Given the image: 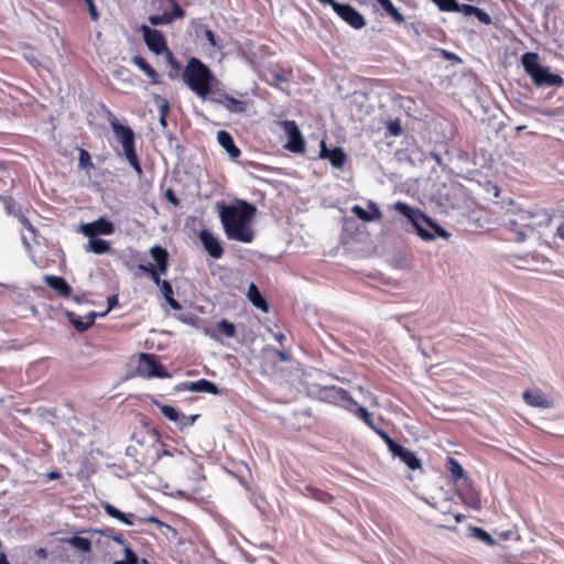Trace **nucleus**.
<instances>
[{
	"label": "nucleus",
	"mask_w": 564,
	"mask_h": 564,
	"mask_svg": "<svg viewBox=\"0 0 564 564\" xmlns=\"http://www.w3.org/2000/svg\"><path fill=\"white\" fill-rule=\"evenodd\" d=\"M93 531L97 534H100L102 536L111 539L112 541H115L118 544H121V545L126 544V540L123 539L122 534L119 532H116V530L113 528L105 527V528H100V529H94Z\"/></svg>",
	"instance_id": "31"
},
{
	"label": "nucleus",
	"mask_w": 564,
	"mask_h": 564,
	"mask_svg": "<svg viewBox=\"0 0 564 564\" xmlns=\"http://www.w3.org/2000/svg\"><path fill=\"white\" fill-rule=\"evenodd\" d=\"M199 417V414H194V415H188V423H189V426H192L196 420Z\"/></svg>",
	"instance_id": "61"
},
{
	"label": "nucleus",
	"mask_w": 564,
	"mask_h": 564,
	"mask_svg": "<svg viewBox=\"0 0 564 564\" xmlns=\"http://www.w3.org/2000/svg\"><path fill=\"white\" fill-rule=\"evenodd\" d=\"M477 7L471 4H459L456 0H445L441 11L463 12L465 15H474Z\"/></svg>",
	"instance_id": "23"
},
{
	"label": "nucleus",
	"mask_w": 564,
	"mask_h": 564,
	"mask_svg": "<svg viewBox=\"0 0 564 564\" xmlns=\"http://www.w3.org/2000/svg\"><path fill=\"white\" fill-rule=\"evenodd\" d=\"M37 555H39L40 557L45 558V557H46V550H45V549H40V550L37 551Z\"/></svg>",
	"instance_id": "64"
},
{
	"label": "nucleus",
	"mask_w": 564,
	"mask_h": 564,
	"mask_svg": "<svg viewBox=\"0 0 564 564\" xmlns=\"http://www.w3.org/2000/svg\"><path fill=\"white\" fill-rule=\"evenodd\" d=\"M170 110V105H169V101L166 99H161V104H160V115L161 116H166L167 112Z\"/></svg>",
	"instance_id": "50"
},
{
	"label": "nucleus",
	"mask_w": 564,
	"mask_h": 564,
	"mask_svg": "<svg viewBox=\"0 0 564 564\" xmlns=\"http://www.w3.org/2000/svg\"><path fill=\"white\" fill-rule=\"evenodd\" d=\"M381 8L389 14L394 21L398 23H402L404 21V17L399 12V10L393 6L391 0H377Z\"/></svg>",
	"instance_id": "32"
},
{
	"label": "nucleus",
	"mask_w": 564,
	"mask_h": 564,
	"mask_svg": "<svg viewBox=\"0 0 564 564\" xmlns=\"http://www.w3.org/2000/svg\"><path fill=\"white\" fill-rule=\"evenodd\" d=\"M368 208L370 210L369 212L370 214H375L376 208H379V206L375 202L369 200L368 202Z\"/></svg>",
	"instance_id": "59"
},
{
	"label": "nucleus",
	"mask_w": 564,
	"mask_h": 564,
	"mask_svg": "<svg viewBox=\"0 0 564 564\" xmlns=\"http://www.w3.org/2000/svg\"><path fill=\"white\" fill-rule=\"evenodd\" d=\"M175 424L177 425V427L180 430H184L186 427H189V423H188V415H185L183 413H178V419L177 421H175Z\"/></svg>",
	"instance_id": "45"
},
{
	"label": "nucleus",
	"mask_w": 564,
	"mask_h": 564,
	"mask_svg": "<svg viewBox=\"0 0 564 564\" xmlns=\"http://www.w3.org/2000/svg\"><path fill=\"white\" fill-rule=\"evenodd\" d=\"M282 129L288 135V144L286 148L292 152H303L304 151V139L303 135L294 121H282Z\"/></svg>",
	"instance_id": "9"
},
{
	"label": "nucleus",
	"mask_w": 564,
	"mask_h": 564,
	"mask_svg": "<svg viewBox=\"0 0 564 564\" xmlns=\"http://www.w3.org/2000/svg\"><path fill=\"white\" fill-rule=\"evenodd\" d=\"M137 372L144 378L167 377L163 366L158 361L154 355L141 354L137 366Z\"/></svg>",
	"instance_id": "7"
},
{
	"label": "nucleus",
	"mask_w": 564,
	"mask_h": 564,
	"mask_svg": "<svg viewBox=\"0 0 564 564\" xmlns=\"http://www.w3.org/2000/svg\"><path fill=\"white\" fill-rule=\"evenodd\" d=\"M140 31L145 44L152 52L160 54L167 50L165 39L161 31L151 29L148 25H141Z\"/></svg>",
	"instance_id": "10"
},
{
	"label": "nucleus",
	"mask_w": 564,
	"mask_h": 564,
	"mask_svg": "<svg viewBox=\"0 0 564 564\" xmlns=\"http://www.w3.org/2000/svg\"><path fill=\"white\" fill-rule=\"evenodd\" d=\"M162 294L167 302V304L171 306L172 310L178 311L182 308L181 304L173 297V289L169 281H163L160 285Z\"/></svg>",
	"instance_id": "30"
},
{
	"label": "nucleus",
	"mask_w": 564,
	"mask_h": 564,
	"mask_svg": "<svg viewBox=\"0 0 564 564\" xmlns=\"http://www.w3.org/2000/svg\"><path fill=\"white\" fill-rule=\"evenodd\" d=\"M247 295L253 306L261 310L262 312H269V304L267 300L261 295L260 291L253 283L249 285Z\"/></svg>",
	"instance_id": "22"
},
{
	"label": "nucleus",
	"mask_w": 564,
	"mask_h": 564,
	"mask_svg": "<svg viewBox=\"0 0 564 564\" xmlns=\"http://www.w3.org/2000/svg\"><path fill=\"white\" fill-rule=\"evenodd\" d=\"M199 240L203 243L205 250L214 259L221 258L224 253L223 246L217 237H215L209 230L203 229L199 232Z\"/></svg>",
	"instance_id": "13"
},
{
	"label": "nucleus",
	"mask_w": 564,
	"mask_h": 564,
	"mask_svg": "<svg viewBox=\"0 0 564 564\" xmlns=\"http://www.w3.org/2000/svg\"><path fill=\"white\" fill-rule=\"evenodd\" d=\"M321 393L335 392L334 399L336 403H339L343 408L347 409L349 412L354 413L358 417H360L364 423L369 426L371 430L376 427L372 414L368 412V410L361 405H359L355 400H352L347 390H317Z\"/></svg>",
	"instance_id": "6"
},
{
	"label": "nucleus",
	"mask_w": 564,
	"mask_h": 564,
	"mask_svg": "<svg viewBox=\"0 0 564 564\" xmlns=\"http://www.w3.org/2000/svg\"><path fill=\"white\" fill-rule=\"evenodd\" d=\"M3 200H4V205H6L7 212L9 214H11L12 213V209H11L12 208V200L9 199V198H3Z\"/></svg>",
	"instance_id": "58"
},
{
	"label": "nucleus",
	"mask_w": 564,
	"mask_h": 564,
	"mask_svg": "<svg viewBox=\"0 0 564 564\" xmlns=\"http://www.w3.org/2000/svg\"><path fill=\"white\" fill-rule=\"evenodd\" d=\"M124 555L126 564H139V558L137 554L127 545L124 546Z\"/></svg>",
	"instance_id": "42"
},
{
	"label": "nucleus",
	"mask_w": 564,
	"mask_h": 564,
	"mask_svg": "<svg viewBox=\"0 0 564 564\" xmlns=\"http://www.w3.org/2000/svg\"><path fill=\"white\" fill-rule=\"evenodd\" d=\"M96 316L97 313L95 312H90L85 317L77 316L73 312L67 313L68 321L78 332H85L88 329L95 323Z\"/></svg>",
	"instance_id": "21"
},
{
	"label": "nucleus",
	"mask_w": 564,
	"mask_h": 564,
	"mask_svg": "<svg viewBox=\"0 0 564 564\" xmlns=\"http://www.w3.org/2000/svg\"><path fill=\"white\" fill-rule=\"evenodd\" d=\"M176 388H191V389H194V388H216V386L214 383H212L210 381L202 379V380H198V381H195V382H183V383L178 384Z\"/></svg>",
	"instance_id": "38"
},
{
	"label": "nucleus",
	"mask_w": 564,
	"mask_h": 564,
	"mask_svg": "<svg viewBox=\"0 0 564 564\" xmlns=\"http://www.w3.org/2000/svg\"><path fill=\"white\" fill-rule=\"evenodd\" d=\"M110 243L107 240L94 237L89 238V241L87 246L85 247V250L87 252H94L96 254H104L110 251Z\"/></svg>",
	"instance_id": "24"
},
{
	"label": "nucleus",
	"mask_w": 564,
	"mask_h": 564,
	"mask_svg": "<svg viewBox=\"0 0 564 564\" xmlns=\"http://www.w3.org/2000/svg\"><path fill=\"white\" fill-rule=\"evenodd\" d=\"M126 159L127 161L129 162V164L132 166V169L137 172L138 175H141L142 174V169H141V165L139 163V159H138V155L135 152H133L132 154H128L126 155Z\"/></svg>",
	"instance_id": "41"
},
{
	"label": "nucleus",
	"mask_w": 564,
	"mask_h": 564,
	"mask_svg": "<svg viewBox=\"0 0 564 564\" xmlns=\"http://www.w3.org/2000/svg\"><path fill=\"white\" fill-rule=\"evenodd\" d=\"M132 62L151 78L153 84L159 83V74L143 57L133 56Z\"/></svg>",
	"instance_id": "28"
},
{
	"label": "nucleus",
	"mask_w": 564,
	"mask_h": 564,
	"mask_svg": "<svg viewBox=\"0 0 564 564\" xmlns=\"http://www.w3.org/2000/svg\"><path fill=\"white\" fill-rule=\"evenodd\" d=\"M0 564H10L7 558V555L2 552L0 553Z\"/></svg>",
	"instance_id": "62"
},
{
	"label": "nucleus",
	"mask_w": 564,
	"mask_h": 564,
	"mask_svg": "<svg viewBox=\"0 0 564 564\" xmlns=\"http://www.w3.org/2000/svg\"><path fill=\"white\" fill-rule=\"evenodd\" d=\"M86 3H87V7H88V10H89L91 19L94 21H97L98 18H99V14H98V11H97V8H96L94 1L89 0V1H86Z\"/></svg>",
	"instance_id": "47"
},
{
	"label": "nucleus",
	"mask_w": 564,
	"mask_h": 564,
	"mask_svg": "<svg viewBox=\"0 0 564 564\" xmlns=\"http://www.w3.org/2000/svg\"><path fill=\"white\" fill-rule=\"evenodd\" d=\"M167 61H169L170 65L172 66V69H174L176 73H178L180 65L176 63L172 53H170V52H167Z\"/></svg>",
	"instance_id": "52"
},
{
	"label": "nucleus",
	"mask_w": 564,
	"mask_h": 564,
	"mask_svg": "<svg viewBox=\"0 0 564 564\" xmlns=\"http://www.w3.org/2000/svg\"><path fill=\"white\" fill-rule=\"evenodd\" d=\"M80 231L88 238L97 237V235H111L115 232V226L111 221L104 217L98 218L93 223L83 224Z\"/></svg>",
	"instance_id": "12"
},
{
	"label": "nucleus",
	"mask_w": 564,
	"mask_h": 564,
	"mask_svg": "<svg viewBox=\"0 0 564 564\" xmlns=\"http://www.w3.org/2000/svg\"><path fill=\"white\" fill-rule=\"evenodd\" d=\"M321 158L327 159L335 169H341L346 161V154L341 148L329 150L324 141L321 143Z\"/></svg>",
	"instance_id": "17"
},
{
	"label": "nucleus",
	"mask_w": 564,
	"mask_h": 564,
	"mask_svg": "<svg viewBox=\"0 0 564 564\" xmlns=\"http://www.w3.org/2000/svg\"><path fill=\"white\" fill-rule=\"evenodd\" d=\"M443 55L447 58V59H458V57L454 54V53H449L447 51H442Z\"/></svg>",
	"instance_id": "60"
},
{
	"label": "nucleus",
	"mask_w": 564,
	"mask_h": 564,
	"mask_svg": "<svg viewBox=\"0 0 564 564\" xmlns=\"http://www.w3.org/2000/svg\"><path fill=\"white\" fill-rule=\"evenodd\" d=\"M173 21V17L169 12H164L163 14L150 15L149 22L152 25H161L169 24Z\"/></svg>",
	"instance_id": "36"
},
{
	"label": "nucleus",
	"mask_w": 564,
	"mask_h": 564,
	"mask_svg": "<svg viewBox=\"0 0 564 564\" xmlns=\"http://www.w3.org/2000/svg\"><path fill=\"white\" fill-rule=\"evenodd\" d=\"M166 1L171 4V7L173 9L172 13H170L171 17H173V20L184 18L185 11L181 8V6L177 3L176 0H166Z\"/></svg>",
	"instance_id": "40"
},
{
	"label": "nucleus",
	"mask_w": 564,
	"mask_h": 564,
	"mask_svg": "<svg viewBox=\"0 0 564 564\" xmlns=\"http://www.w3.org/2000/svg\"><path fill=\"white\" fill-rule=\"evenodd\" d=\"M394 209L408 218L416 234L423 240L432 241L435 239V235L444 239L449 237V234L444 228L438 226L436 223H433L431 218L425 216L419 209H415L403 202H397L394 204Z\"/></svg>",
	"instance_id": "3"
},
{
	"label": "nucleus",
	"mask_w": 564,
	"mask_h": 564,
	"mask_svg": "<svg viewBox=\"0 0 564 564\" xmlns=\"http://www.w3.org/2000/svg\"><path fill=\"white\" fill-rule=\"evenodd\" d=\"M446 469L451 473L454 482H458L459 480H467L464 468L457 459L448 457L446 462Z\"/></svg>",
	"instance_id": "25"
},
{
	"label": "nucleus",
	"mask_w": 564,
	"mask_h": 564,
	"mask_svg": "<svg viewBox=\"0 0 564 564\" xmlns=\"http://www.w3.org/2000/svg\"><path fill=\"white\" fill-rule=\"evenodd\" d=\"M139 270H141L142 272L147 273L148 275L154 271V267L152 263H149V264H139Z\"/></svg>",
	"instance_id": "55"
},
{
	"label": "nucleus",
	"mask_w": 564,
	"mask_h": 564,
	"mask_svg": "<svg viewBox=\"0 0 564 564\" xmlns=\"http://www.w3.org/2000/svg\"><path fill=\"white\" fill-rule=\"evenodd\" d=\"M118 304V297L116 295L108 297V308L106 312L98 314L99 316H105L110 310H112Z\"/></svg>",
	"instance_id": "49"
},
{
	"label": "nucleus",
	"mask_w": 564,
	"mask_h": 564,
	"mask_svg": "<svg viewBox=\"0 0 564 564\" xmlns=\"http://www.w3.org/2000/svg\"><path fill=\"white\" fill-rule=\"evenodd\" d=\"M256 207L245 200H238L232 205H221L219 218L230 240L250 243L254 238V230L251 226L256 215Z\"/></svg>",
	"instance_id": "1"
},
{
	"label": "nucleus",
	"mask_w": 564,
	"mask_h": 564,
	"mask_svg": "<svg viewBox=\"0 0 564 564\" xmlns=\"http://www.w3.org/2000/svg\"><path fill=\"white\" fill-rule=\"evenodd\" d=\"M113 134L116 139L121 143L123 148L124 156L135 152L134 149V133L131 128L122 126L116 119L110 121Z\"/></svg>",
	"instance_id": "8"
},
{
	"label": "nucleus",
	"mask_w": 564,
	"mask_h": 564,
	"mask_svg": "<svg viewBox=\"0 0 564 564\" xmlns=\"http://www.w3.org/2000/svg\"><path fill=\"white\" fill-rule=\"evenodd\" d=\"M372 430L383 440V442L386 443V445L388 446L390 452L393 451L397 447V445L399 444L393 438H391L389 436V434L386 431H383L382 429H379L376 426Z\"/></svg>",
	"instance_id": "37"
},
{
	"label": "nucleus",
	"mask_w": 564,
	"mask_h": 564,
	"mask_svg": "<svg viewBox=\"0 0 564 564\" xmlns=\"http://www.w3.org/2000/svg\"><path fill=\"white\" fill-rule=\"evenodd\" d=\"M337 380L344 384H355L356 388H361V386L356 383L355 381H352V379H346V378L340 379L337 377Z\"/></svg>",
	"instance_id": "56"
},
{
	"label": "nucleus",
	"mask_w": 564,
	"mask_h": 564,
	"mask_svg": "<svg viewBox=\"0 0 564 564\" xmlns=\"http://www.w3.org/2000/svg\"><path fill=\"white\" fill-rule=\"evenodd\" d=\"M48 476L51 479H58L61 477V474L57 471H52Z\"/></svg>",
	"instance_id": "63"
},
{
	"label": "nucleus",
	"mask_w": 564,
	"mask_h": 564,
	"mask_svg": "<svg viewBox=\"0 0 564 564\" xmlns=\"http://www.w3.org/2000/svg\"><path fill=\"white\" fill-rule=\"evenodd\" d=\"M67 543L82 552H85V553L91 552V541L87 538L75 535V536L69 538L67 540Z\"/></svg>",
	"instance_id": "33"
},
{
	"label": "nucleus",
	"mask_w": 564,
	"mask_h": 564,
	"mask_svg": "<svg viewBox=\"0 0 564 564\" xmlns=\"http://www.w3.org/2000/svg\"><path fill=\"white\" fill-rule=\"evenodd\" d=\"M476 12L474 13V15L484 24H490L491 23V18L490 15L485 12L484 10L479 9V8H476L475 10Z\"/></svg>",
	"instance_id": "44"
},
{
	"label": "nucleus",
	"mask_w": 564,
	"mask_h": 564,
	"mask_svg": "<svg viewBox=\"0 0 564 564\" xmlns=\"http://www.w3.org/2000/svg\"><path fill=\"white\" fill-rule=\"evenodd\" d=\"M286 80H288V79H286L283 75H281V74H279V73H273V74H272V83H273L274 85H279V84H281V83H285Z\"/></svg>",
	"instance_id": "51"
},
{
	"label": "nucleus",
	"mask_w": 564,
	"mask_h": 564,
	"mask_svg": "<svg viewBox=\"0 0 564 564\" xmlns=\"http://www.w3.org/2000/svg\"><path fill=\"white\" fill-rule=\"evenodd\" d=\"M155 405L160 409L162 415L171 422L177 421L180 411L172 405L161 404L155 401Z\"/></svg>",
	"instance_id": "34"
},
{
	"label": "nucleus",
	"mask_w": 564,
	"mask_h": 564,
	"mask_svg": "<svg viewBox=\"0 0 564 564\" xmlns=\"http://www.w3.org/2000/svg\"><path fill=\"white\" fill-rule=\"evenodd\" d=\"M538 59V54L531 52L524 53L521 57L522 66L533 84L536 87H561L564 79L558 74L551 73L547 67L540 65Z\"/></svg>",
	"instance_id": "5"
},
{
	"label": "nucleus",
	"mask_w": 564,
	"mask_h": 564,
	"mask_svg": "<svg viewBox=\"0 0 564 564\" xmlns=\"http://www.w3.org/2000/svg\"><path fill=\"white\" fill-rule=\"evenodd\" d=\"M474 535L485 542L487 545H494L496 543L495 539L481 528H474Z\"/></svg>",
	"instance_id": "39"
},
{
	"label": "nucleus",
	"mask_w": 564,
	"mask_h": 564,
	"mask_svg": "<svg viewBox=\"0 0 564 564\" xmlns=\"http://www.w3.org/2000/svg\"><path fill=\"white\" fill-rule=\"evenodd\" d=\"M394 457H398L411 470L422 469L421 459L416 456L413 451H410L402 445L398 444L397 447L391 451Z\"/></svg>",
	"instance_id": "14"
},
{
	"label": "nucleus",
	"mask_w": 564,
	"mask_h": 564,
	"mask_svg": "<svg viewBox=\"0 0 564 564\" xmlns=\"http://www.w3.org/2000/svg\"><path fill=\"white\" fill-rule=\"evenodd\" d=\"M217 141L232 160H236L240 155V150L235 145L232 137L227 131H218Z\"/></svg>",
	"instance_id": "20"
},
{
	"label": "nucleus",
	"mask_w": 564,
	"mask_h": 564,
	"mask_svg": "<svg viewBox=\"0 0 564 564\" xmlns=\"http://www.w3.org/2000/svg\"><path fill=\"white\" fill-rule=\"evenodd\" d=\"M556 236L564 241V223L557 227Z\"/></svg>",
	"instance_id": "57"
},
{
	"label": "nucleus",
	"mask_w": 564,
	"mask_h": 564,
	"mask_svg": "<svg viewBox=\"0 0 564 564\" xmlns=\"http://www.w3.org/2000/svg\"><path fill=\"white\" fill-rule=\"evenodd\" d=\"M150 254L152 257V259L155 261L156 263V271L159 274H166L167 272V265H169V253L167 251L160 247V246H154L150 249Z\"/></svg>",
	"instance_id": "19"
},
{
	"label": "nucleus",
	"mask_w": 564,
	"mask_h": 564,
	"mask_svg": "<svg viewBox=\"0 0 564 564\" xmlns=\"http://www.w3.org/2000/svg\"><path fill=\"white\" fill-rule=\"evenodd\" d=\"M334 11L354 29L358 30L366 25V20L362 14L349 4H335Z\"/></svg>",
	"instance_id": "11"
},
{
	"label": "nucleus",
	"mask_w": 564,
	"mask_h": 564,
	"mask_svg": "<svg viewBox=\"0 0 564 564\" xmlns=\"http://www.w3.org/2000/svg\"><path fill=\"white\" fill-rule=\"evenodd\" d=\"M210 100L214 102H219V104L224 105L229 111H232L236 113H240L246 110L245 102L241 100H238L234 97L225 96L224 99L212 98Z\"/></svg>",
	"instance_id": "27"
},
{
	"label": "nucleus",
	"mask_w": 564,
	"mask_h": 564,
	"mask_svg": "<svg viewBox=\"0 0 564 564\" xmlns=\"http://www.w3.org/2000/svg\"><path fill=\"white\" fill-rule=\"evenodd\" d=\"M44 282L52 288L56 293L64 297H68L72 294V288L69 284L61 276L56 275H45Z\"/></svg>",
	"instance_id": "18"
},
{
	"label": "nucleus",
	"mask_w": 564,
	"mask_h": 564,
	"mask_svg": "<svg viewBox=\"0 0 564 564\" xmlns=\"http://www.w3.org/2000/svg\"><path fill=\"white\" fill-rule=\"evenodd\" d=\"M552 215L545 208H520L507 212L505 227L516 234V241L524 242L529 232L542 235L550 227Z\"/></svg>",
	"instance_id": "2"
},
{
	"label": "nucleus",
	"mask_w": 564,
	"mask_h": 564,
	"mask_svg": "<svg viewBox=\"0 0 564 564\" xmlns=\"http://www.w3.org/2000/svg\"><path fill=\"white\" fill-rule=\"evenodd\" d=\"M79 166L85 169V167H88V166H93L91 162H90V155L87 151L85 150H80L79 151Z\"/></svg>",
	"instance_id": "43"
},
{
	"label": "nucleus",
	"mask_w": 564,
	"mask_h": 564,
	"mask_svg": "<svg viewBox=\"0 0 564 564\" xmlns=\"http://www.w3.org/2000/svg\"><path fill=\"white\" fill-rule=\"evenodd\" d=\"M149 276H150V279H151V280H152L156 285H159V286H160V285L162 284V282L164 281V280H161V279H160V275H159V273H158V271H156V270L152 271V272L149 274Z\"/></svg>",
	"instance_id": "54"
},
{
	"label": "nucleus",
	"mask_w": 564,
	"mask_h": 564,
	"mask_svg": "<svg viewBox=\"0 0 564 564\" xmlns=\"http://www.w3.org/2000/svg\"><path fill=\"white\" fill-rule=\"evenodd\" d=\"M351 212L361 220L364 221H375V220H379L381 219L382 217V213L380 210V208H376L375 210V214H370L369 212H367L366 209H364L361 206L359 205H355L352 208H351Z\"/></svg>",
	"instance_id": "29"
},
{
	"label": "nucleus",
	"mask_w": 564,
	"mask_h": 564,
	"mask_svg": "<svg viewBox=\"0 0 564 564\" xmlns=\"http://www.w3.org/2000/svg\"><path fill=\"white\" fill-rule=\"evenodd\" d=\"M183 80L198 97L206 99L215 77L206 65L192 57L183 72Z\"/></svg>",
	"instance_id": "4"
},
{
	"label": "nucleus",
	"mask_w": 564,
	"mask_h": 564,
	"mask_svg": "<svg viewBox=\"0 0 564 564\" xmlns=\"http://www.w3.org/2000/svg\"><path fill=\"white\" fill-rule=\"evenodd\" d=\"M104 510L105 512L110 516L111 518H115L128 525H132L133 524V514L132 513H123L122 511H120L119 509H117L115 506L110 505V503H105L104 505Z\"/></svg>",
	"instance_id": "26"
},
{
	"label": "nucleus",
	"mask_w": 564,
	"mask_h": 564,
	"mask_svg": "<svg viewBox=\"0 0 564 564\" xmlns=\"http://www.w3.org/2000/svg\"><path fill=\"white\" fill-rule=\"evenodd\" d=\"M218 329L227 337V338H232L236 334V327L235 325L227 321V319H221L219 323H218Z\"/></svg>",
	"instance_id": "35"
},
{
	"label": "nucleus",
	"mask_w": 564,
	"mask_h": 564,
	"mask_svg": "<svg viewBox=\"0 0 564 564\" xmlns=\"http://www.w3.org/2000/svg\"><path fill=\"white\" fill-rule=\"evenodd\" d=\"M205 37L210 43L212 46H216L215 35L212 30H205Z\"/></svg>",
	"instance_id": "53"
},
{
	"label": "nucleus",
	"mask_w": 564,
	"mask_h": 564,
	"mask_svg": "<svg viewBox=\"0 0 564 564\" xmlns=\"http://www.w3.org/2000/svg\"><path fill=\"white\" fill-rule=\"evenodd\" d=\"M522 395L524 401L533 406L547 409L553 405V400L543 390H524Z\"/></svg>",
	"instance_id": "15"
},
{
	"label": "nucleus",
	"mask_w": 564,
	"mask_h": 564,
	"mask_svg": "<svg viewBox=\"0 0 564 564\" xmlns=\"http://www.w3.org/2000/svg\"><path fill=\"white\" fill-rule=\"evenodd\" d=\"M165 197L174 206H178L180 205L178 198L174 195V192L171 188L166 189Z\"/></svg>",
	"instance_id": "48"
},
{
	"label": "nucleus",
	"mask_w": 564,
	"mask_h": 564,
	"mask_svg": "<svg viewBox=\"0 0 564 564\" xmlns=\"http://www.w3.org/2000/svg\"><path fill=\"white\" fill-rule=\"evenodd\" d=\"M388 130L392 135H399L402 131L399 121L390 122V124L388 126Z\"/></svg>",
	"instance_id": "46"
},
{
	"label": "nucleus",
	"mask_w": 564,
	"mask_h": 564,
	"mask_svg": "<svg viewBox=\"0 0 564 564\" xmlns=\"http://www.w3.org/2000/svg\"><path fill=\"white\" fill-rule=\"evenodd\" d=\"M299 491L302 496L314 499L324 505H330L335 500V497L332 494L312 485H306L299 489Z\"/></svg>",
	"instance_id": "16"
}]
</instances>
